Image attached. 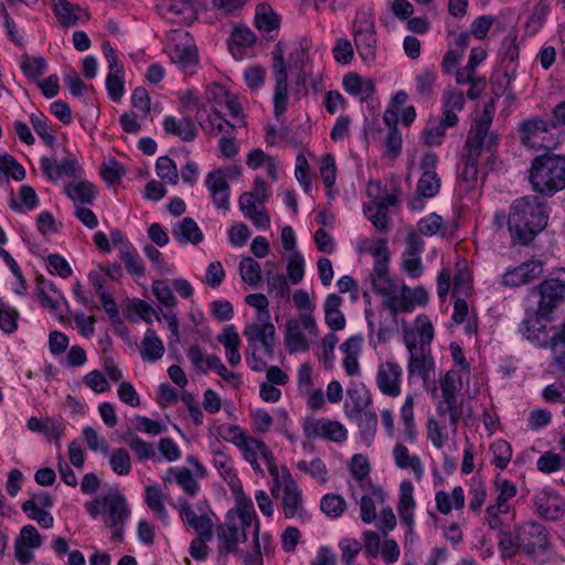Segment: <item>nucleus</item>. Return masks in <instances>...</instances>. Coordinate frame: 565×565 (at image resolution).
Segmentation results:
<instances>
[{"instance_id":"obj_40","label":"nucleus","mask_w":565,"mask_h":565,"mask_svg":"<svg viewBox=\"0 0 565 565\" xmlns=\"http://www.w3.org/2000/svg\"><path fill=\"white\" fill-rule=\"evenodd\" d=\"M445 423V419L430 416L426 424L427 438L437 449H441L449 439Z\"/></svg>"},{"instance_id":"obj_28","label":"nucleus","mask_w":565,"mask_h":565,"mask_svg":"<svg viewBox=\"0 0 565 565\" xmlns=\"http://www.w3.org/2000/svg\"><path fill=\"white\" fill-rule=\"evenodd\" d=\"M171 61L185 74L192 75L198 65V50L193 44H177L170 53Z\"/></svg>"},{"instance_id":"obj_4","label":"nucleus","mask_w":565,"mask_h":565,"mask_svg":"<svg viewBox=\"0 0 565 565\" xmlns=\"http://www.w3.org/2000/svg\"><path fill=\"white\" fill-rule=\"evenodd\" d=\"M529 180L534 192L553 196L565 189V157L552 153L535 157Z\"/></svg>"},{"instance_id":"obj_16","label":"nucleus","mask_w":565,"mask_h":565,"mask_svg":"<svg viewBox=\"0 0 565 565\" xmlns=\"http://www.w3.org/2000/svg\"><path fill=\"white\" fill-rule=\"evenodd\" d=\"M174 508L183 522L191 526L200 537L213 539V521L209 513L202 512L198 515L185 498H179Z\"/></svg>"},{"instance_id":"obj_41","label":"nucleus","mask_w":565,"mask_h":565,"mask_svg":"<svg viewBox=\"0 0 565 565\" xmlns=\"http://www.w3.org/2000/svg\"><path fill=\"white\" fill-rule=\"evenodd\" d=\"M486 52L482 49H472L467 65L457 70L456 82L458 84H467L475 78L473 74L478 65L486 58Z\"/></svg>"},{"instance_id":"obj_27","label":"nucleus","mask_w":565,"mask_h":565,"mask_svg":"<svg viewBox=\"0 0 565 565\" xmlns=\"http://www.w3.org/2000/svg\"><path fill=\"white\" fill-rule=\"evenodd\" d=\"M162 127L167 135L177 136L185 142L193 141L198 136L196 126L190 117H183L179 120L173 116H166Z\"/></svg>"},{"instance_id":"obj_45","label":"nucleus","mask_w":565,"mask_h":565,"mask_svg":"<svg viewBox=\"0 0 565 565\" xmlns=\"http://www.w3.org/2000/svg\"><path fill=\"white\" fill-rule=\"evenodd\" d=\"M111 470L118 476H127L131 470V458L125 448H117L109 455Z\"/></svg>"},{"instance_id":"obj_20","label":"nucleus","mask_w":565,"mask_h":565,"mask_svg":"<svg viewBox=\"0 0 565 565\" xmlns=\"http://www.w3.org/2000/svg\"><path fill=\"white\" fill-rule=\"evenodd\" d=\"M403 370L401 365L393 361H386L381 364L376 374V384L379 390L392 397L401 394V377Z\"/></svg>"},{"instance_id":"obj_55","label":"nucleus","mask_w":565,"mask_h":565,"mask_svg":"<svg viewBox=\"0 0 565 565\" xmlns=\"http://www.w3.org/2000/svg\"><path fill=\"white\" fill-rule=\"evenodd\" d=\"M499 550L503 558H512L518 552L522 551L518 542V533L515 536L510 531H500Z\"/></svg>"},{"instance_id":"obj_44","label":"nucleus","mask_w":565,"mask_h":565,"mask_svg":"<svg viewBox=\"0 0 565 565\" xmlns=\"http://www.w3.org/2000/svg\"><path fill=\"white\" fill-rule=\"evenodd\" d=\"M370 253L375 258L373 270L370 273L369 278L388 275V253L387 246L383 242L380 245L370 248Z\"/></svg>"},{"instance_id":"obj_59","label":"nucleus","mask_w":565,"mask_h":565,"mask_svg":"<svg viewBox=\"0 0 565 565\" xmlns=\"http://www.w3.org/2000/svg\"><path fill=\"white\" fill-rule=\"evenodd\" d=\"M297 468L306 473L311 475L313 478L318 479L320 483H326L328 480L326 465L319 458H316L310 462L300 460L297 463Z\"/></svg>"},{"instance_id":"obj_39","label":"nucleus","mask_w":565,"mask_h":565,"mask_svg":"<svg viewBox=\"0 0 565 565\" xmlns=\"http://www.w3.org/2000/svg\"><path fill=\"white\" fill-rule=\"evenodd\" d=\"M164 494L159 486L152 484L145 489V502L154 515L162 522L168 521V511L164 507Z\"/></svg>"},{"instance_id":"obj_58","label":"nucleus","mask_w":565,"mask_h":565,"mask_svg":"<svg viewBox=\"0 0 565 565\" xmlns=\"http://www.w3.org/2000/svg\"><path fill=\"white\" fill-rule=\"evenodd\" d=\"M127 444L128 447L135 452L139 461L153 459L156 457V449L153 445L142 440L138 436H132Z\"/></svg>"},{"instance_id":"obj_24","label":"nucleus","mask_w":565,"mask_h":565,"mask_svg":"<svg viewBox=\"0 0 565 565\" xmlns=\"http://www.w3.org/2000/svg\"><path fill=\"white\" fill-rule=\"evenodd\" d=\"M372 395L363 384L351 383L343 405L347 417L371 408Z\"/></svg>"},{"instance_id":"obj_10","label":"nucleus","mask_w":565,"mask_h":565,"mask_svg":"<svg viewBox=\"0 0 565 565\" xmlns=\"http://www.w3.org/2000/svg\"><path fill=\"white\" fill-rule=\"evenodd\" d=\"M492 122V117L486 106L483 114L480 118L476 119L466 140V157L479 159L481 151L484 147H490L493 142V137L489 136V129Z\"/></svg>"},{"instance_id":"obj_6","label":"nucleus","mask_w":565,"mask_h":565,"mask_svg":"<svg viewBox=\"0 0 565 565\" xmlns=\"http://www.w3.org/2000/svg\"><path fill=\"white\" fill-rule=\"evenodd\" d=\"M519 546L531 558L545 554L551 545L547 529L535 521L525 522L515 527Z\"/></svg>"},{"instance_id":"obj_13","label":"nucleus","mask_w":565,"mask_h":565,"mask_svg":"<svg viewBox=\"0 0 565 565\" xmlns=\"http://www.w3.org/2000/svg\"><path fill=\"white\" fill-rule=\"evenodd\" d=\"M303 433L309 439L324 438L334 443H342L348 437L342 424L328 418H307L303 423Z\"/></svg>"},{"instance_id":"obj_62","label":"nucleus","mask_w":565,"mask_h":565,"mask_svg":"<svg viewBox=\"0 0 565 565\" xmlns=\"http://www.w3.org/2000/svg\"><path fill=\"white\" fill-rule=\"evenodd\" d=\"M125 175V168L115 159H110L102 167V177L108 185H115Z\"/></svg>"},{"instance_id":"obj_19","label":"nucleus","mask_w":565,"mask_h":565,"mask_svg":"<svg viewBox=\"0 0 565 565\" xmlns=\"http://www.w3.org/2000/svg\"><path fill=\"white\" fill-rule=\"evenodd\" d=\"M407 372L409 381L414 377L427 382L435 374V362L430 348L418 347V350L409 353Z\"/></svg>"},{"instance_id":"obj_8","label":"nucleus","mask_w":565,"mask_h":565,"mask_svg":"<svg viewBox=\"0 0 565 565\" xmlns=\"http://www.w3.org/2000/svg\"><path fill=\"white\" fill-rule=\"evenodd\" d=\"M312 337L318 335V327L312 315L299 313L298 318H290L286 322L285 343L290 353L309 350V340L302 330Z\"/></svg>"},{"instance_id":"obj_51","label":"nucleus","mask_w":565,"mask_h":565,"mask_svg":"<svg viewBox=\"0 0 565 565\" xmlns=\"http://www.w3.org/2000/svg\"><path fill=\"white\" fill-rule=\"evenodd\" d=\"M536 467L543 473H552L565 469V459L558 454L545 451L537 459Z\"/></svg>"},{"instance_id":"obj_30","label":"nucleus","mask_w":565,"mask_h":565,"mask_svg":"<svg viewBox=\"0 0 565 565\" xmlns=\"http://www.w3.org/2000/svg\"><path fill=\"white\" fill-rule=\"evenodd\" d=\"M52 1L54 2V12L63 26H74L78 21L88 19L87 12L78 4H73L67 0Z\"/></svg>"},{"instance_id":"obj_9","label":"nucleus","mask_w":565,"mask_h":565,"mask_svg":"<svg viewBox=\"0 0 565 565\" xmlns=\"http://www.w3.org/2000/svg\"><path fill=\"white\" fill-rule=\"evenodd\" d=\"M286 46L282 42L275 45L273 55V74L276 82L274 93V110L275 115H281L287 108L288 89H287V67L285 62Z\"/></svg>"},{"instance_id":"obj_54","label":"nucleus","mask_w":565,"mask_h":565,"mask_svg":"<svg viewBox=\"0 0 565 565\" xmlns=\"http://www.w3.org/2000/svg\"><path fill=\"white\" fill-rule=\"evenodd\" d=\"M491 451L493 454L492 463L501 470L505 469L512 457L510 444L499 439L491 445Z\"/></svg>"},{"instance_id":"obj_25","label":"nucleus","mask_w":565,"mask_h":565,"mask_svg":"<svg viewBox=\"0 0 565 565\" xmlns=\"http://www.w3.org/2000/svg\"><path fill=\"white\" fill-rule=\"evenodd\" d=\"M437 418L445 419L448 416L451 434L455 436L458 430V424L465 416H471V409L465 408L463 403H458L457 398L441 397L436 407Z\"/></svg>"},{"instance_id":"obj_56","label":"nucleus","mask_w":565,"mask_h":565,"mask_svg":"<svg viewBox=\"0 0 565 565\" xmlns=\"http://www.w3.org/2000/svg\"><path fill=\"white\" fill-rule=\"evenodd\" d=\"M437 75L434 71L426 68L422 73L417 74L416 81V93L424 99H428L433 94V87Z\"/></svg>"},{"instance_id":"obj_18","label":"nucleus","mask_w":565,"mask_h":565,"mask_svg":"<svg viewBox=\"0 0 565 565\" xmlns=\"http://www.w3.org/2000/svg\"><path fill=\"white\" fill-rule=\"evenodd\" d=\"M542 274L543 264L539 260H530L509 268L502 276L501 282L505 287L515 288L540 278Z\"/></svg>"},{"instance_id":"obj_22","label":"nucleus","mask_w":565,"mask_h":565,"mask_svg":"<svg viewBox=\"0 0 565 565\" xmlns=\"http://www.w3.org/2000/svg\"><path fill=\"white\" fill-rule=\"evenodd\" d=\"M103 505L106 512L105 523L107 525H115L117 523H126L130 515L125 497L118 491L108 492L103 495Z\"/></svg>"},{"instance_id":"obj_53","label":"nucleus","mask_w":565,"mask_h":565,"mask_svg":"<svg viewBox=\"0 0 565 565\" xmlns=\"http://www.w3.org/2000/svg\"><path fill=\"white\" fill-rule=\"evenodd\" d=\"M157 174L160 179L175 185L179 182L177 164L169 157H160L156 163Z\"/></svg>"},{"instance_id":"obj_47","label":"nucleus","mask_w":565,"mask_h":565,"mask_svg":"<svg viewBox=\"0 0 565 565\" xmlns=\"http://www.w3.org/2000/svg\"><path fill=\"white\" fill-rule=\"evenodd\" d=\"M320 509L329 518L337 519L345 511L347 502L341 495L329 493L321 499Z\"/></svg>"},{"instance_id":"obj_14","label":"nucleus","mask_w":565,"mask_h":565,"mask_svg":"<svg viewBox=\"0 0 565 565\" xmlns=\"http://www.w3.org/2000/svg\"><path fill=\"white\" fill-rule=\"evenodd\" d=\"M243 333L249 349L257 348L259 343L267 356L271 358L274 355L276 329L270 319L266 321L256 319L255 322L245 326Z\"/></svg>"},{"instance_id":"obj_50","label":"nucleus","mask_w":565,"mask_h":565,"mask_svg":"<svg viewBox=\"0 0 565 565\" xmlns=\"http://www.w3.org/2000/svg\"><path fill=\"white\" fill-rule=\"evenodd\" d=\"M21 70L24 75L31 79H36L44 74L46 70V61L44 57H31L28 54L22 56Z\"/></svg>"},{"instance_id":"obj_35","label":"nucleus","mask_w":565,"mask_h":565,"mask_svg":"<svg viewBox=\"0 0 565 565\" xmlns=\"http://www.w3.org/2000/svg\"><path fill=\"white\" fill-rule=\"evenodd\" d=\"M348 418L355 422L361 438L370 444L377 430L376 413L372 408H369L353 416H349Z\"/></svg>"},{"instance_id":"obj_42","label":"nucleus","mask_w":565,"mask_h":565,"mask_svg":"<svg viewBox=\"0 0 565 565\" xmlns=\"http://www.w3.org/2000/svg\"><path fill=\"white\" fill-rule=\"evenodd\" d=\"M120 258L125 264L126 269L129 274L137 278L145 275V266L139 254L128 244H122L120 247Z\"/></svg>"},{"instance_id":"obj_3","label":"nucleus","mask_w":565,"mask_h":565,"mask_svg":"<svg viewBox=\"0 0 565 565\" xmlns=\"http://www.w3.org/2000/svg\"><path fill=\"white\" fill-rule=\"evenodd\" d=\"M256 512L250 499H243L237 503L236 510H230L226 520L217 527V552L222 556L238 553L239 536L243 542L247 540L246 532L249 527H254L256 522Z\"/></svg>"},{"instance_id":"obj_37","label":"nucleus","mask_w":565,"mask_h":565,"mask_svg":"<svg viewBox=\"0 0 565 565\" xmlns=\"http://www.w3.org/2000/svg\"><path fill=\"white\" fill-rule=\"evenodd\" d=\"M309 49V42L307 39H301L298 46L289 54V67L296 70L298 83H306L307 79V53Z\"/></svg>"},{"instance_id":"obj_33","label":"nucleus","mask_w":565,"mask_h":565,"mask_svg":"<svg viewBox=\"0 0 565 565\" xmlns=\"http://www.w3.org/2000/svg\"><path fill=\"white\" fill-rule=\"evenodd\" d=\"M395 463L401 469H412L417 481L422 480L424 468L420 458L416 455L411 456L406 446L397 444L393 449Z\"/></svg>"},{"instance_id":"obj_61","label":"nucleus","mask_w":565,"mask_h":565,"mask_svg":"<svg viewBox=\"0 0 565 565\" xmlns=\"http://www.w3.org/2000/svg\"><path fill=\"white\" fill-rule=\"evenodd\" d=\"M217 434L221 438L234 444L237 447L241 444H243L245 439L248 437L245 430L242 429L239 426L227 424L218 426Z\"/></svg>"},{"instance_id":"obj_31","label":"nucleus","mask_w":565,"mask_h":565,"mask_svg":"<svg viewBox=\"0 0 565 565\" xmlns=\"http://www.w3.org/2000/svg\"><path fill=\"white\" fill-rule=\"evenodd\" d=\"M172 236L181 245L191 243L198 245L203 241V233L192 217H184L172 228Z\"/></svg>"},{"instance_id":"obj_49","label":"nucleus","mask_w":565,"mask_h":565,"mask_svg":"<svg viewBox=\"0 0 565 565\" xmlns=\"http://www.w3.org/2000/svg\"><path fill=\"white\" fill-rule=\"evenodd\" d=\"M242 279L252 286L262 281L260 265L252 257H244L239 263Z\"/></svg>"},{"instance_id":"obj_46","label":"nucleus","mask_w":565,"mask_h":565,"mask_svg":"<svg viewBox=\"0 0 565 565\" xmlns=\"http://www.w3.org/2000/svg\"><path fill=\"white\" fill-rule=\"evenodd\" d=\"M494 482L498 490L497 510L509 511L508 501L515 497L516 487L513 482L502 478H497Z\"/></svg>"},{"instance_id":"obj_63","label":"nucleus","mask_w":565,"mask_h":565,"mask_svg":"<svg viewBox=\"0 0 565 565\" xmlns=\"http://www.w3.org/2000/svg\"><path fill=\"white\" fill-rule=\"evenodd\" d=\"M152 291L158 301L167 308H173L175 306L177 299L166 280H154L152 284Z\"/></svg>"},{"instance_id":"obj_34","label":"nucleus","mask_w":565,"mask_h":565,"mask_svg":"<svg viewBox=\"0 0 565 565\" xmlns=\"http://www.w3.org/2000/svg\"><path fill=\"white\" fill-rule=\"evenodd\" d=\"M140 354L145 361L154 362L164 354V345L153 329H147L140 344Z\"/></svg>"},{"instance_id":"obj_52","label":"nucleus","mask_w":565,"mask_h":565,"mask_svg":"<svg viewBox=\"0 0 565 565\" xmlns=\"http://www.w3.org/2000/svg\"><path fill=\"white\" fill-rule=\"evenodd\" d=\"M260 525L258 520L254 523L253 527V546L249 551L243 553L244 565H263V554L259 543Z\"/></svg>"},{"instance_id":"obj_48","label":"nucleus","mask_w":565,"mask_h":565,"mask_svg":"<svg viewBox=\"0 0 565 565\" xmlns=\"http://www.w3.org/2000/svg\"><path fill=\"white\" fill-rule=\"evenodd\" d=\"M256 42L255 33L247 26H236L231 34V43L228 44L230 51L235 56L234 46L239 49L249 47Z\"/></svg>"},{"instance_id":"obj_57","label":"nucleus","mask_w":565,"mask_h":565,"mask_svg":"<svg viewBox=\"0 0 565 565\" xmlns=\"http://www.w3.org/2000/svg\"><path fill=\"white\" fill-rule=\"evenodd\" d=\"M305 258L299 252H294L288 260L287 276L291 284L297 285L303 279Z\"/></svg>"},{"instance_id":"obj_11","label":"nucleus","mask_w":565,"mask_h":565,"mask_svg":"<svg viewBox=\"0 0 565 565\" xmlns=\"http://www.w3.org/2000/svg\"><path fill=\"white\" fill-rule=\"evenodd\" d=\"M354 44L363 62L372 63L375 61V25L370 17L365 15L354 22Z\"/></svg>"},{"instance_id":"obj_1","label":"nucleus","mask_w":565,"mask_h":565,"mask_svg":"<svg viewBox=\"0 0 565 565\" xmlns=\"http://www.w3.org/2000/svg\"><path fill=\"white\" fill-rule=\"evenodd\" d=\"M546 200L525 195L512 201L508 213V231L513 244L526 246L544 231L550 217Z\"/></svg>"},{"instance_id":"obj_38","label":"nucleus","mask_w":565,"mask_h":565,"mask_svg":"<svg viewBox=\"0 0 565 565\" xmlns=\"http://www.w3.org/2000/svg\"><path fill=\"white\" fill-rule=\"evenodd\" d=\"M255 26L264 33L269 34L273 31H278L280 19L278 14L268 6L259 4L256 9L254 18Z\"/></svg>"},{"instance_id":"obj_60","label":"nucleus","mask_w":565,"mask_h":565,"mask_svg":"<svg viewBox=\"0 0 565 565\" xmlns=\"http://www.w3.org/2000/svg\"><path fill=\"white\" fill-rule=\"evenodd\" d=\"M205 126L207 127L204 129L206 132H212L215 129L218 132H223L224 136L232 135L235 129V126L228 120L224 119L221 113L216 109H213V115L207 116Z\"/></svg>"},{"instance_id":"obj_43","label":"nucleus","mask_w":565,"mask_h":565,"mask_svg":"<svg viewBox=\"0 0 565 565\" xmlns=\"http://www.w3.org/2000/svg\"><path fill=\"white\" fill-rule=\"evenodd\" d=\"M206 366L202 370V373H207L209 370L215 371L218 376H221L224 381L231 383L234 386H238L241 384V377L237 373L231 372L226 369L221 359L215 355H207L205 359Z\"/></svg>"},{"instance_id":"obj_2","label":"nucleus","mask_w":565,"mask_h":565,"mask_svg":"<svg viewBox=\"0 0 565 565\" xmlns=\"http://www.w3.org/2000/svg\"><path fill=\"white\" fill-rule=\"evenodd\" d=\"M554 317H542L534 309L526 312V317L519 324V332L533 345L552 350V358L559 371L565 373V323L563 328L553 335L548 334L547 323L552 322Z\"/></svg>"},{"instance_id":"obj_5","label":"nucleus","mask_w":565,"mask_h":565,"mask_svg":"<svg viewBox=\"0 0 565 565\" xmlns=\"http://www.w3.org/2000/svg\"><path fill=\"white\" fill-rule=\"evenodd\" d=\"M529 296L536 298L537 313L542 317H554L556 310L565 302V280L546 278L530 290Z\"/></svg>"},{"instance_id":"obj_32","label":"nucleus","mask_w":565,"mask_h":565,"mask_svg":"<svg viewBox=\"0 0 565 565\" xmlns=\"http://www.w3.org/2000/svg\"><path fill=\"white\" fill-rule=\"evenodd\" d=\"M164 482L175 481L182 490L190 497H194L200 490L198 480L189 468L170 467L163 477Z\"/></svg>"},{"instance_id":"obj_64","label":"nucleus","mask_w":565,"mask_h":565,"mask_svg":"<svg viewBox=\"0 0 565 565\" xmlns=\"http://www.w3.org/2000/svg\"><path fill=\"white\" fill-rule=\"evenodd\" d=\"M266 279L270 291L276 294L278 298H285L289 296L290 288L287 284L286 278L278 273L268 270L266 273Z\"/></svg>"},{"instance_id":"obj_15","label":"nucleus","mask_w":565,"mask_h":565,"mask_svg":"<svg viewBox=\"0 0 565 565\" xmlns=\"http://www.w3.org/2000/svg\"><path fill=\"white\" fill-rule=\"evenodd\" d=\"M535 513L545 520L556 521L565 515V500L554 490L537 491L533 498Z\"/></svg>"},{"instance_id":"obj_26","label":"nucleus","mask_w":565,"mask_h":565,"mask_svg":"<svg viewBox=\"0 0 565 565\" xmlns=\"http://www.w3.org/2000/svg\"><path fill=\"white\" fill-rule=\"evenodd\" d=\"M64 193L76 204L89 205L93 204L97 196L96 186L87 181L82 179L72 180L71 182L65 183Z\"/></svg>"},{"instance_id":"obj_29","label":"nucleus","mask_w":565,"mask_h":565,"mask_svg":"<svg viewBox=\"0 0 565 565\" xmlns=\"http://www.w3.org/2000/svg\"><path fill=\"white\" fill-rule=\"evenodd\" d=\"M38 297L43 308L58 311L66 303L65 297L57 290L54 282L42 277L38 278Z\"/></svg>"},{"instance_id":"obj_36","label":"nucleus","mask_w":565,"mask_h":565,"mask_svg":"<svg viewBox=\"0 0 565 565\" xmlns=\"http://www.w3.org/2000/svg\"><path fill=\"white\" fill-rule=\"evenodd\" d=\"M402 312H412L416 306H425L428 302V292L423 286L414 289L406 285L401 287Z\"/></svg>"},{"instance_id":"obj_21","label":"nucleus","mask_w":565,"mask_h":565,"mask_svg":"<svg viewBox=\"0 0 565 565\" xmlns=\"http://www.w3.org/2000/svg\"><path fill=\"white\" fill-rule=\"evenodd\" d=\"M205 185L210 191L213 203L217 209H230V184L226 181L225 173L222 169H214L207 173Z\"/></svg>"},{"instance_id":"obj_23","label":"nucleus","mask_w":565,"mask_h":565,"mask_svg":"<svg viewBox=\"0 0 565 565\" xmlns=\"http://www.w3.org/2000/svg\"><path fill=\"white\" fill-rule=\"evenodd\" d=\"M282 509L286 519H292L303 513L302 493L290 473L284 477Z\"/></svg>"},{"instance_id":"obj_17","label":"nucleus","mask_w":565,"mask_h":565,"mask_svg":"<svg viewBox=\"0 0 565 565\" xmlns=\"http://www.w3.org/2000/svg\"><path fill=\"white\" fill-rule=\"evenodd\" d=\"M438 157L434 152H426L420 161L423 174L417 183V192L426 198H434L440 189V179L436 173Z\"/></svg>"},{"instance_id":"obj_7","label":"nucleus","mask_w":565,"mask_h":565,"mask_svg":"<svg viewBox=\"0 0 565 565\" xmlns=\"http://www.w3.org/2000/svg\"><path fill=\"white\" fill-rule=\"evenodd\" d=\"M558 126L559 122L554 117L550 120L537 117L526 119L519 127L520 140L529 148L548 149L554 145L550 131Z\"/></svg>"},{"instance_id":"obj_12","label":"nucleus","mask_w":565,"mask_h":565,"mask_svg":"<svg viewBox=\"0 0 565 565\" xmlns=\"http://www.w3.org/2000/svg\"><path fill=\"white\" fill-rule=\"evenodd\" d=\"M41 171L52 182L61 179H79L83 175V167L78 163L75 156L71 154L57 162L54 158L42 157L40 160Z\"/></svg>"}]
</instances>
